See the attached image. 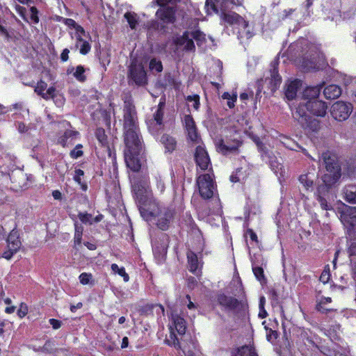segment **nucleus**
<instances>
[{"mask_svg":"<svg viewBox=\"0 0 356 356\" xmlns=\"http://www.w3.org/2000/svg\"><path fill=\"white\" fill-rule=\"evenodd\" d=\"M321 160L325 167L326 172L323 175V184L320 185L317 189L316 198L323 210H330L331 204L329 203L332 195L330 187L337 181L341 177V169L335 161V156L330 152L322 154Z\"/></svg>","mask_w":356,"mask_h":356,"instance_id":"nucleus-1","label":"nucleus"},{"mask_svg":"<svg viewBox=\"0 0 356 356\" xmlns=\"http://www.w3.org/2000/svg\"><path fill=\"white\" fill-rule=\"evenodd\" d=\"M172 325L170 326V330L169 338L166 339L168 345L174 346L177 349H181L186 356H195L196 352L198 351L197 345L195 342H192L194 350H191L186 346H181L179 339L174 332V329L180 335H184L186 332V322L185 320L179 316L178 315L172 314Z\"/></svg>","mask_w":356,"mask_h":356,"instance_id":"nucleus-2","label":"nucleus"},{"mask_svg":"<svg viewBox=\"0 0 356 356\" xmlns=\"http://www.w3.org/2000/svg\"><path fill=\"white\" fill-rule=\"evenodd\" d=\"M220 17L223 21L234 26V29L236 30L238 38L241 42L248 40L253 36L252 27L249 25L248 21L238 14L234 12L226 13L222 11Z\"/></svg>","mask_w":356,"mask_h":356,"instance_id":"nucleus-3","label":"nucleus"},{"mask_svg":"<svg viewBox=\"0 0 356 356\" xmlns=\"http://www.w3.org/2000/svg\"><path fill=\"white\" fill-rule=\"evenodd\" d=\"M321 86H316L314 87H307L302 92L301 101L296 111L293 113V117L296 119L302 127H308V120L306 115L305 107L312 103L314 99H318L321 92Z\"/></svg>","mask_w":356,"mask_h":356,"instance_id":"nucleus-4","label":"nucleus"},{"mask_svg":"<svg viewBox=\"0 0 356 356\" xmlns=\"http://www.w3.org/2000/svg\"><path fill=\"white\" fill-rule=\"evenodd\" d=\"M140 213L146 220H152V218H153L157 226L163 230L168 227L173 214L172 210L161 207L158 204H154L150 211L143 209L140 211Z\"/></svg>","mask_w":356,"mask_h":356,"instance_id":"nucleus-5","label":"nucleus"},{"mask_svg":"<svg viewBox=\"0 0 356 356\" xmlns=\"http://www.w3.org/2000/svg\"><path fill=\"white\" fill-rule=\"evenodd\" d=\"M128 78L129 83L132 82L138 86H145L147 83V74L141 63L133 59L129 68Z\"/></svg>","mask_w":356,"mask_h":356,"instance_id":"nucleus-6","label":"nucleus"},{"mask_svg":"<svg viewBox=\"0 0 356 356\" xmlns=\"http://www.w3.org/2000/svg\"><path fill=\"white\" fill-rule=\"evenodd\" d=\"M341 221L347 227L349 236L354 238L350 241L348 252L350 255H356V216H350L343 211L341 213Z\"/></svg>","mask_w":356,"mask_h":356,"instance_id":"nucleus-7","label":"nucleus"},{"mask_svg":"<svg viewBox=\"0 0 356 356\" xmlns=\"http://www.w3.org/2000/svg\"><path fill=\"white\" fill-rule=\"evenodd\" d=\"M164 105L165 103L161 102L152 118L147 119L146 121L149 131L154 136H157L163 129L164 124L163 118Z\"/></svg>","mask_w":356,"mask_h":356,"instance_id":"nucleus-8","label":"nucleus"},{"mask_svg":"<svg viewBox=\"0 0 356 356\" xmlns=\"http://www.w3.org/2000/svg\"><path fill=\"white\" fill-rule=\"evenodd\" d=\"M199 192L204 199H209L213 195L215 185L211 176L209 174L200 175L197 180Z\"/></svg>","mask_w":356,"mask_h":356,"instance_id":"nucleus-9","label":"nucleus"},{"mask_svg":"<svg viewBox=\"0 0 356 356\" xmlns=\"http://www.w3.org/2000/svg\"><path fill=\"white\" fill-rule=\"evenodd\" d=\"M353 111L351 104L342 101L334 103L330 109L332 116L338 121L346 120Z\"/></svg>","mask_w":356,"mask_h":356,"instance_id":"nucleus-10","label":"nucleus"},{"mask_svg":"<svg viewBox=\"0 0 356 356\" xmlns=\"http://www.w3.org/2000/svg\"><path fill=\"white\" fill-rule=\"evenodd\" d=\"M125 150H133L134 152L140 150L142 143L139 134V128L124 130Z\"/></svg>","mask_w":356,"mask_h":356,"instance_id":"nucleus-11","label":"nucleus"},{"mask_svg":"<svg viewBox=\"0 0 356 356\" xmlns=\"http://www.w3.org/2000/svg\"><path fill=\"white\" fill-rule=\"evenodd\" d=\"M138 128L135 106L130 102H124V129Z\"/></svg>","mask_w":356,"mask_h":356,"instance_id":"nucleus-12","label":"nucleus"},{"mask_svg":"<svg viewBox=\"0 0 356 356\" xmlns=\"http://www.w3.org/2000/svg\"><path fill=\"white\" fill-rule=\"evenodd\" d=\"M10 180L15 191L23 190L29 187V181L32 182L33 176L27 175L22 170L12 171Z\"/></svg>","mask_w":356,"mask_h":356,"instance_id":"nucleus-13","label":"nucleus"},{"mask_svg":"<svg viewBox=\"0 0 356 356\" xmlns=\"http://www.w3.org/2000/svg\"><path fill=\"white\" fill-rule=\"evenodd\" d=\"M217 301L225 311L236 312L241 306V302L236 298L225 294L218 295Z\"/></svg>","mask_w":356,"mask_h":356,"instance_id":"nucleus-14","label":"nucleus"},{"mask_svg":"<svg viewBox=\"0 0 356 356\" xmlns=\"http://www.w3.org/2000/svg\"><path fill=\"white\" fill-rule=\"evenodd\" d=\"M195 159L197 165L202 170H207L211 165L208 153L202 146H197L195 149Z\"/></svg>","mask_w":356,"mask_h":356,"instance_id":"nucleus-15","label":"nucleus"},{"mask_svg":"<svg viewBox=\"0 0 356 356\" xmlns=\"http://www.w3.org/2000/svg\"><path fill=\"white\" fill-rule=\"evenodd\" d=\"M140 150L134 152L133 150H124V160L127 168L134 172H138L141 168V164L138 158V154Z\"/></svg>","mask_w":356,"mask_h":356,"instance_id":"nucleus-16","label":"nucleus"},{"mask_svg":"<svg viewBox=\"0 0 356 356\" xmlns=\"http://www.w3.org/2000/svg\"><path fill=\"white\" fill-rule=\"evenodd\" d=\"M327 108V106L325 103L318 99H314L309 105L305 107L306 113L309 111L316 116L321 117L325 116ZM306 115H307L306 114ZM307 117L308 118V116Z\"/></svg>","mask_w":356,"mask_h":356,"instance_id":"nucleus-17","label":"nucleus"},{"mask_svg":"<svg viewBox=\"0 0 356 356\" xmlns=\"http://www.w3.org/2000/svg\"><path fill=\"white\" fill-rule=\"evenodd\" d=\"M149 188V181L147 177H140L133 181V190L138 197L143 196Z\"/></svg>","mask_w":356,"mask_h":356,"instance_id":"nucleus-18","label":"nucleus"},{"mask_svg":"<svg viewBox=\"0 0 356 356\" xmlns=\"http://www.w3.org/2000/svg\"><path fill=\"white\" fill-rule=\"evenodd\" d=\"M230 2L234 5H240L241 2L239 0H207L206 7L208 13H218V7L220 6V10H222L226 7V3Z\"/></svg>","mask_w":356,"mask_h":356,"instance_id":"nucleus-19","label":"nucleus"},{"mask_svg":"<svg viewBox=\"0 0 356 356\" xmlns=\"http://www.w3.org/2000/svg\"><path fill=\"white\" fill-rule=\"evenodd\" d=\"M184 123L188 138L191 141L198 143L200 136L193 118L190 115H186L184 118Z\"/></svg>","mask_w":356,"mask_h":356,"instance_id":"nucleus-20","label":"nucleus"},{"mask_svg":"<svg viewBox=\"0 0 356 356\" xmlns=\"http://www.w3.org/2000/svg\"><path fill=\"white\" fill-rule=\"evenodd\" d=\"M175 42L177 46L182 47L186 51L195 50V47L189 31H186L181 36L177 38Z\"/></svg>","mask_w":356,"mask_h":356,"instance_id":"nucleus-21","label":"nucleus"},{"mask_svg":"<svg viewBox=\"0 0 356 356\" xmlns=\"http://www.w3.org/2000/svg\"><path fill=\"white\" fill-rule=\"evenodd\" d=\"M175 9L172 7H162L159 8L156 15L164 23H173L175 19Z\"/></svg>","mask_w":356,"mask_h":356,"instance_id":"nucleus-22","label":"nucleus"},{"mask_svg":"<svg viewBox=\"0 0 356 356\" xmlns=\"http://www.w3.org/2000/svg\"><path fill=\"white\" fill-rule=\"evenodd\" d=\"M240 145L241 143L238 140H234L233 143L231 145H229L228 142L225 143L223 140H219L218 143H216V146L218 152L223 154H227L228 153L236 151Z\"/></svg>","mask_w":356,"mask_h":356,"instance_id":"nucleus-23","label":"nucleus"},{"mask_svg":"<svg viewBox=\"0 0 356 356\" xmlns=\"http://www.w3.org/2000/svg\"><path fill=\"white\" fill-rule=\"evenodd\" d=\"M79 132L73 130H67L58 139V143L63 147L72 145L74 140L79 136Z\"/></svg>","mask_w":356,"mask_h":356,"instance_id":"nucleus-24","label":"nucleus"},{"mask_svg":"<svg viewBox=\"0 0 356 356\" xmlns=\"http://www.w3.org/2000/svg\"><path fill=\"white\" fill-rule=\"evenodd\" d=\"M86 35V33L84 34H81L80 32L77 34H75L76 37V44L75 47L76 49H79L80 54L83 55L87 54L91 49V46L88 41L83 38V36Z\"/></svg>","mask_w":356,"mask_h":356,"instance_id":"nucleus-25","label":"nucleus"},{"mask_svg":"<svg viewBox=\"0 0 356 356\" xmlns=\"http://www.w3.org/2000/svg\"><path fill=\"white\" fill-rule=\"evenodd\" d=\"M22 245L19 238L18 231L13 229L9 234L7 238V248H13L14 251H18Z\"/></svg>","mask_w":356,"mask_h":356,"instance_id":"nucleus-26","label":"nucleus"},{"mask_svg":"<svg viewBox=\"0 0 356 356\" xmlns=\"http://www.w3.org/2000/svg\"><path fill=\"white\" fill-rule=\"evenodd\" d=\"M300 86V81L298 80L291 81L286 84L285 95L289 100L293 99L296 97Z\"/></svg>","mask_w":356,"mask_h":356,"instance_id":"nucleus-27","label":"nucleus"},{"mask_svg":"<svg viewBox=\"0 0 356 356\" xmlns=\"http://www.w3.org/2000/svg\"><path fill=\"white\" fill-rule=\"evenodd\" d=\"M277 65L278 63L276 60L271 63L272 70H270V84L272 86V90H275L279 87L282 81L281 76L278 74L277 68Z\"/></svg>","mask_w":356,"mask_h":356,"instance_id":"nucleus-28","label":"nucleus"},{"mask_svg":"<svg viewBox=\"0 0 356 356\" xmlns=\"http://www.w3.org/2000/svg\"><path fill=\"white\" fill-rule=\"evenodd\" d=\"M323 94L326 99H337L341 95V89L337 85L331 84L325 88Z\"/></svg>","mask_w":356,"mask_h":356,"instance_id":"nucleus-29","label":"nucleus"},{"mask_svg":"<svg viewBox=\"0 0 356 356\" xmlns=\"http://www.w3.org/2000/svg\"><path fill=\"white\" fill-rule=\"evenodd\" d=\"M153 182L155 184V191L159 194L163 193L165 189V182L164 177L159 172H156L154 173Z\"/></svg>","mask_w":356,"mask_h":356,"instance_id":"nucleus-30","label":"nucleus"},{"mask_svg":"<svg viewBox=\"0 0 356 356\" xmlns=\"http://www.w3.org/2000/svg\"><path fill=\"white\" fill-rule=\"evenodd\" d=\"M232 356H257V354L253 346L245 345L236 348L232 353Z\"/></svg>","mask_w":356,"mask_h":356,"instance_id":"nucleus-31","label":"nucleus"},{"mask_svg":"<svg viewBox=\"0 0 356 356\" xmlns=\"http://www.w3.org/2000/svg\"><path fill=\"white\" fill-rule=\"evenodd\" d=\"M160 141L162 143V145H163L167 152H172L176 149L177 141L171 136L164 134L163 136H162Z\"/></svg>","mask_w":356,"mask_h":356,"instance_id":"nucleus-32","label":"nucleus"},{"mask_svg":"<svg viewBox=\"0 0 356 356\" xmlns=\"http://www.w3.org/2000/svg\"><path fill=\"white\" fill-rule=\"evenodd\" d=\"M345 200L349 203L356 204V185H350L344 188Z\"/></svg>","mask_w":356,"mask_h":356,"instance_id":"nucleus-33","label":"nucleus"},{"mask_svg":"<svg viewBox=\"0 0 356 356\" xmlns=\"http://www.w3.org/2000/svg\"><path fill=\"white\" fill-rule=\"evenodd\" d=\"M187 259L189 270L195 273L199 267V262L197 255L194 252L188 251L187 252Z\"/></svg>","mask_w":356,"mask_h":356,"instance_id":"nucleus-34","label":"nucleus"},{"mask_svg":"<svg viewBox=\"0 0 356 356\" xmlns=\"http://www.w3.org/2000/svg\"><path fill=\"white\" fill-rule=\"evenodd\" d=\"M282 143L286 148L289 149L297 151L298 149H300L305 155L309 156L307 151L305 148L302 147L298 143H295L289 138H285L282 141Z\"/></svg>","mask_w":356,"mask_h":356,"instance_id":"nucleus-35","label":"nucleus"},{"mask_svg":"<svg viewBox=\"0 0 356 356\" xmlns=\"http://www.w3.org/2000/svg\"><path fill=\"white\" fill-rule=\"evenodd\" d=\"M299 181L306 190H309L313 188L314 181L310 175L306 174L300 175Z\"/></svg>","mask_w":356,"mask_h":356,"instance_id":"nucleus-36","label":"nucleus"},{"mask_svg":"<svg viewBox=\"0 0 356 356\" xmlns=\"http://www.w3.org/2000/svg\"><path fill=\"white\" fill-rule=\"evenodd\" d=\"M124 17L129 23V26L132 29H135L138 23V15L134 13L127 12L124 14Z\"/></svg>","mask_w":356,"mask_h":356,"instance_id":"nucleus-37","label":"nucleus"},{"mask_svg":"<svg viewBox=\"0 0 356 356\" xmlns=\"http://www.w3.org/2000/svg\"><path fill=\"white\" fill-rule=\"evenodd\" d=\"M111 270L115 274H118L123 277L124 282H128L129 280V275L126 273L124 267L120 268L116 264L111 265Z\"/></svg>","mask_w":356,"mask_h":356,"instance_id":"nucleus-38","label":"nucleus"},{"mask_svg":"<svg viewBox=\"0 0 356 356\" xmlns=\"http://www.w3.org/2000/svg\"><path fill=\"white\" fill-rule=\"evenodd\" d=\"M63 22H64V24L65 25H67V26H68L70 27L74 28L75 30H76V33L75 34H77L79 32L81 34H84L85 33L84 29L81 26L78 25L74 19H69V18H65V19H63Z\"/></svg>","mask_w":356,"mask_h":356,"instance_id":"nucleus-39","label":"nucleus"},{"mask_svg":"<svg viewBox=\"0 0 356 356\" xmlns=\"http://www.w3.org/2000/svg\"><path fill=\"white\" fill-rule=\"evenodd\" d=\"M188 106L193 107L197 111L200 106V97L197 95H189L186 98Z\"/></svg>","mask_w":356,"mask_h":356,"instance_id":"nucleus-40","label":"nucleus"},{"mask_svg":"<svg viewBox=\"0 0 356 356\" xmlns=\"http://www.w3.org/2000/svg\"><path fill=\"white\" fill-rule=\"evenodd\" d=\"M191 33L193 40L196 41L197 45H202L205 42V35L202 32L200 31H191Z\"/></svg>","mask_w":356,"mask_h":356,"instance_id":"nucleus-41","label":"nucleus"},{"mask_svg":"<svg viewBox=\"0 0 356 356\" xmlns=\"http://www.w3.org/2000/svg\"><path fill=\"white\" fill-rule=\"evenodd\" d=\"M331 301H332V299L330 297L321 298L318 304L316 306L317 310L322 313H327L328 311H331L332 309H329L325 308L323 307L324 305L331 302Z\"/></svg>","mask_w":356,"mask_h":356,"instance_id":"nucleus-42","label":"nucleus"},{"mask_svg":"<svg viewBox=\"0 0 356 356\" xmlns=\"http://www.w3.org/2000/svg\"><path fill=\"white\" fill-rule=\"evenodd\" d=\"M222 97L224 99H227V105L229 108L234 107V103L237 98L236 94L230 95L229 92H224Z\"/></svg>","mask_w":356,"mask_h":356,"instance_id":"nucleus-43","label":"nucleus"},{"mask_svg":"<svg viewBox=\"0 0 356 356\" xmlns=\"http://www.w3.org/2000/svg\"><path fill=\"white\" fill-rule=\"evenodd\" d=\"M85 69L83 66L79 65L76 67V70L73 74L74 76L79 81H84L86 80V76L84 75Z\"/></svg>","mask_w":356,"mask_h":356,"instance_id":"nucleus-44","label":"nucleus"},{"mask_svg":"<svg viewBox=\"0 0 356 356\" xmlns=\"http://www.w3.org/2000/svg\"><path fill=\"white\" fill-rule=\"evenodd\" d=\"M149 69L152 71H156V72H161L163 70V65L160 60L153 58L149 62Z\"/></svg>","mask_w":356,"mask_h":356,"instance_id":"nucleus-45","label":"nucleus"},{"mask_svg":"<svg viewBox=\"0 0 356 356\" xmlns=\"http://www.w3.org/2000/svg\"><path fill=\"white\" fill-rule=\"evenodd\" d=\"M47 87V84L43 81H40L38 82L37 86L35 87V92L42 97V94H44V91L46 90Z\"/></svg>","mask_w":356,"mask_h":356,"instance_id":"nucleus-46","label":"nucleus"},{"mask_svg":"<svg viewBox=\"0 0 356 356\" xmlns=\"http://www.w3.org/2000/svg\"><path fill=\"white\" fill-rule=\"evenodd\" d=\"M83 234V227L75 225V233H74V242L77 244H80L81 242V237Z\"/></svg>","mask_w":356,"mask_h":356,"instance_id":"nucleus-47","label":"nucleus"},{"mask_svg":"<svg viewBox=\"0 0 356 356\" xmlns=\"http://www.w3.org/2000/svg\"><path fill=\"white\" fill-rule=\"evenodd\" d=\"M92 277L90 273H83L79 275V278L81 284L86 285L90 284Z\"/></svg>","mask_w":356,"mask_h":356,"instance_id":"nucleus-48","label":"nucleus"},{"mask_svg":"<svg viewBox=\"0 0 356 356\" xmlns=\"http://www.w3.org/2000/svg\"><path fill=\"white\" fill-rule=\"evenodd\" d=\"M79 220L83 222V223H85V224H92V215L91 214H89V213H80L79 214Z\"/></svg>","mask_w":356,"mask_h":356,"instance_id":"nucleus-49","label":"nucleus"},{"mask_svg":"<svg viewBox=\"0 0 356 356\" xmlns=\"http://www.w3.org/2000/svg\"><path fill=\"white\" fill-rule=\"evenodd\" d=\"M269 163L272 170L275 172V173H278L280 172V173L282 172L283 166L281 163H279L273 160H270Z\"/></svg>","mask_w":356,"mask_h":356,"instance_id":"nucleus-50","label":"nucleus"},{"mask_svg":"<svg viewBox=\"0 0 356 356\" xmlns=\"http://www.w3.org/2000/svg\"><path fill=\"white\" fill-rule=\"evenodd\" d=\"M311 63H312L311 65L308 66V67H309L311 69H314V70H320L325 65V61L323 58H319L318 63L313 62V61H312Z\"/></svg>","mask_w":356,"mask_h":356,"instance_id":"nucleus-51","label":"nucleus"},{"mask_svg":"<svg viewBox=\"0 0 356 356\" xmlns=\"http://www.w3.org/2000/svg\"><path fill=\"white\" fill-rule=\"evenodd\" d=\"M56 89L54 87H50L47 89V92L42 94V98L44 99H49L50 98L54 99L55 97Z\"/></svg>","mask_w":356,"mask_h":356,"instance_id":"nucleus-52","label":"nucleus"},{"mask_svg":"<svg viewBox=\"0 0 356 356\" xmlns=\"http://www.w3.org/2000/svg\"><path fill=\"white\" fill-rule=\"evenodd\" d=\"M30 12H31L30 17H31V21L35 24L38 23L39 17L38 16V9L35 7L33 6L30 8Z\"/></svg>","mask_w":356,"mask_h":356,"instance_id":"nucleus-53","label":"nucleus"},{"mask_svg":"<svg viewBox=\"0 0 356 356\" xmlns=\"http://www.w3.org/2000/svg\"><path fill=\"white\" fill-rule=\"evenodd\" d=\"M330 270L329 268L327 269V268H325L320 276L321 282H322L324 284L328 282L330 280Z\"/></svg>","mask_w":356,"mask_h":356,"instance_id":"nucleus-54","label":"nucleus"},{"mask_svg":"<svg viewBox=\"0 0 356 356\" xmlns=\"http://www.w3.org/2000/svg\"><path fill=\"white\" fill-rule=\"evenodd\" d=\"M28 313V307L26 304L22 303L17 311V314L20 318L24 317Z\"/></svg>","mask_w":356,"mask_h":356,"instance_id":"nucleus-55","label":"nucleus"},{"mask_svg":"<svg viewBox=\"0 0 356 356\" xmlns=\"http://www.w3.org/2000/svg\"><path fill=\"white\" fill-rule=\"evenodd\" d=\"M13 248H8V250H6V251H4L2 254V257L7 259V260H9L12 258V257L17 252V251H14L12 250Z\"/></svg>","mask_w":356,"mask_h":356,"instance_id":"nucleus-56","label":"nucleus"},{"mask_svg":"<svg viewBox=\"0 0 356 356\" xmlns=\"http://www.w3.org/2000/svg\"><path fill=\"white\" fill-rule=\"evenodd\" d=\"M30 129L29 126H26L23 122H18L17 124V130L21 134L28 133Z\"/></svg>","mask_w":356,"mask_h":356,"instance_id":"nucleus-57","label":"nucleus"},{"mask_svg":"<svg viewBox=\"0 0 356 356\" xmlns=\"http://www.w3.org/2000/svg\"><path fill=\"white\" fill-rule=\"evenodd\" d=\"M253 273L257 279L259 280L264 277V270L261 267L253 268Z\"/></svg>","mask_w":356,"mask_h":356,"instance_id":"nucleus-58","label":"nucleus"},{"mask_svg":"<svg viewBox=\"0 0 356 356\" xmlns=\"http://www.w3.org/2000/svg\"><path fill=\"white\" fill-rule=\"evenodd\" d=\"M294 10L293 9H289V10H284L282 13H280L279 19L284 20L289 17L293 13Z\"/></svg>","mask_w":356,"mask_h":356,"instance_id":"nucleus-59","label":"nucleus"},{"mask_svg":"<svg viewBox=\"0 0 356 356\" xmlns=\"http://www.w3.org/2000/svg\"><path fill=\"white\" fill-rule=\"evenodd\" d=\"M84 175V172L81 169H77L75 170V175L74 177V179L75 181H76L79 184H81V177H83Z\"/></svg>","mask_w":356,"mask_h":356,"instance_id":"nucleus-60","label":"nucleus"},{"mask_svg":"<svg viewBox=\"0 0 356 356\" xmlns=\"http://www.w3.org/2000/svg\"><path fill=\"white\" fill-rule=\"evenodd\" d=\"M49 321L50 325L52 326V327L54 330L59 329L61 327L62 323H61V321H60L58 320H56L54 318H51V319H49Z\"/></svg>","mask_w":356,"mask_h":356,"instance_id":"nucleus-61","label":"nucleus"},{"mask_svg":"<svg viewBox=\"0 0 356 356\" xmlns=\"http://www.w3.org/2000/svg\"><path fill=\"white\" fill-rule=\"evenodd\" d=\"M246 234L250 236V239L252 241L255 242L256 243H258L257 236L256 233L252 229H248L247 230Z\"/></svg>","mask_w":356,"mask_h":356,"instance_id":"nucleus-62","label":"nucleus"},{"mask_svg":"<svg viewBox=\"0 0 356 356\" xmlns=\"http://www.w3.org/2000/svg\"><path fill=\"white\" fill-rule=\"evenodd\" d=\"M83 155V152L79 149H74L70 152V156L73 159H77Z\"/></svg>","mask_w":356,"mask_h":356,"instance_id":"nucleus-63","label":"nucleus"},{"mask_svg":"<svg viewBox=\"0 0 356 356\" xmlns=\"http://www.w3.org/2000/svg\"><path fill=\"white\" fill-rule=\"evenodd\" d=\"M97 136L98 140L101 143H104L105 140L104 131L103 129H98L97 131Z\"/></svg>","mask_w":356,"mask_h":356,"instance_id":"nucleus-64","label":"nucleus"}]
</instances>
